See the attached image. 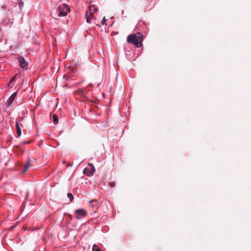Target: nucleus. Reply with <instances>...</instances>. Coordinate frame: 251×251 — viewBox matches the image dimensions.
<instances>
[{"mask_svg":"<svg viewBox=\"0 0 251 251\" xmlns=\"http://www.w3.org/2000/svg\"><path fill=\"white\" fill-rule=\"evenodd\" d=\"M69 216H70V218H71V219H72V216H71V215H69Z\"/></svg>","mask_w":251,"mask_h":251,"instance_id":"23","label":"nucleus"},{"mask_svg":"<svg viewBox=\"0 0 251 251\" xmlns=\"http://www.w3.org/2000/svg\"><path fill=\"white\" fill-rule=\"evenodd\" d=\"M143 41V35L140 32L129 35L127 37V42L131 43L137 47H140Z\"/></svg>","mask_w":251,"mask_h":251,"instance_id":"1","label":"nucleus"},{"mask_svg":"<svg viewBox=\"0 0 251 251\" xmlns=\"http://www.w3.org/2000/svg\"><path fill=\"white\" fill-rule=\"evenodd\" d=\"M87 214V211L83 209H77L75 211V218L78 220L82 219Z\"/></svg>","mask_w":251,"mask_h":251,"instance_id":"3","label":"nucleus"},{"mask_svg":"<svg viewBox=\"0 0 251 251\" xmlns=\"http://www.w3.org/2000/svg\"><path fill=\"white\" fill-rule=\"evenodd\" d=\"M77 92L80 95H84V91L82 89H78L77 90Z\"/></svg>","mask_w":251,"mask_h":251,"instance_id":"15","label":"nucleus"},{"mask_svg":"<svg viewBox=\"0 0 251 251\" xmlns=\"http://www.w3.org/2000/svg\"><path fill=\"white\" fill-rule=\"evenodd\" d=\"M16 132L18 135V137H20L22 134V131L20 127V125L19 124L18 121H16Z\"/></svg>","mask_w":251,"mask_h":251,"instance_id":"6","label":"nucleus"},{"mask_svg":"<svg viewBox=\"0 0 251 251\" xmlns=\"http://www.w3.org/2000/svg\"><path fill=\"white\" fill-rule=\"evenodd\" d=\"M70 11V9L67 4L60 5L56 11L58 17H65L67 15V12Z\"/></svg>","mask_w":251,"mask_h":251,"instance_id":"2","label":"nucleus"},{"mask_svg":"<svg viewBox=\"0 0 251 251\" xmlns=\"http://www.w3.org/2000/svg\"><path fill=\"white\" fill-rule=\"evenodd\" d=\"M106 20L105 19V18H103L101 21V24L103 25H106Z\"/></svg>","mask_w":251,"mask_h":251,"instance_id":"16","label":"nucleus"},{"mask_svg":"<svg viewBox=\"0 0 251 251\" xmlns=\"http://www.w3.org/2000/svg\"><path fill=\"white\" fill-rule=\"evenodd\" d=\"M85 17H86L87 23H90L91 22V18H90V16H88V11H86V12Z\"/></svg>","mask_w":251,"mask_h":251,"instance_id":"12","label":"nucleus"},{"mask_svg":"<svg viewBox=\"0 0 251 251\" xmlns=\"http://www.w3.org/2000/svg\"><path fill=\"white\" fill-rule=\"evenodd\" d=\"M23 5H24V2H23L22 1H21V2H20L19 3V6L20 7H21L23 6Z\"/></svg>","mask_w":251,"mask_h":251,"instance_id":"19","label":"nucleus"},{"mask_svg":"<svg viewBox=\"0 0 251 251\" xmlns=\"http://www.w3.org/2000/svg\"><path fill=\"white\" fill-rule=\"evenodd\" d=\"M30 143H31V141H30V140H28V141H27L26 142H24L25 144H29Z\"/></svg>","mask_w":251,"mask_h":251,"instance_id":"22","label":"nucleus"},{"mask_svg":"<svg viewBox=\"0 0 251 251\" xmlns=\"http://www.w3.org/2000/svg\"><path fill=\"white\" fill-rule=\"evenodd\" d=\"M29 164H30V159H29L27 161V164H25L24 166V170L23 171V173H25L27 169L29 167Z\"/></svg>","mask_w":251,"mask_h":251,"instance_id":"10","label":"nucleus"},{"mask_svg":"<svg viewBox=\"0 0 251 251\" xmlns=\"http://www.w3.org/2000/svg\"><path fill=\"white\" fill-rule=\"evenodd\" d=\"M18 60L21 67L24 70H26L28 66V62L26 61L25 59L22 56L19 57L18 58Z\"/></svg>","mask_w":251,"mask_h":251,"instance_id":"4","label":"nucleus"},{"mask_svg":"<svg viewBox=\"0 0 251 251\" xmlns=\"http://www.w3.org/2000/svg\"><path fill=\"white\" fill-rule=\"evenodd\" d=\"M89 9L91 15H93L97 11V8L94 5H90Z\"/></svg>","mask_w":251,"mask_h":251,"instance_id":"7","label":"nucleus"},{"mask_svg":"<svg viewBox=\"0 0 251 251\" xmlns=\"http://www.w3.org/2000/svg\"><path fill=\"white\" fill-rule=\"evenodd\" d=\"M52 121H53V123L54 125H57L58 124V117L55 114H53L52 116Z\"/></svg>","mask_w":251,"mask_h":251,"instance_id":"8","label":"nucleus"},{"mask_svg":"<svg viewBox=\"0 0 251 251\" xmlns=\"http://www.w3.org/2000/svg\"><path fill=\"white\" fill-rule=\"evenodd\" d=\"M96 169L95 168L94 166H93V167L91 168L90 172H89V175L88 176H91L93 175L94 173L95 172Z\"/></svg>","mask_w":251,"mask_h":251,"instance_id":"9","label":"nucleus"},{"mask_svg":"<svg viewBox=\"0 0 251 251\" xmlns=\"http://www.w3.org/2000/svg\"><path fill=\"white\" fill-rule=\"evenodd\" d=\"M89 172H90V170L89 168H85L84 170H83V174L86 175V176H88V175H89Z\"/></svg>","mask_w":251,"mask_h":251,"instance_id":"13","label":"nucleus"},{"mask_svg":"<svg viewBox=\"0 0 251 251\" xmlns=\"http://www.w3.org/2000/svg\"><path fill=\"white\" fill-rule=\"evenodd\" d=\"M92 250L93 251H101L100 248L96 245H94L93 246Z\"/></svg>","mask_w":251,"mask_h":251,"instance_id":"11","label":"nucleus"},{"mask_svg":"<svg viewBox=\"0 0 251 251\" xmlns=\"http://www.w3.org/2000/svg\"><path fill=\"white\" fill-rule=\"evenodd\" d=\"M29 192L28 190H27L26 191V196H25V199L26 200H27L28 199V196H29Z\"/></svg>","mask_w":251,"mask_h":251,"instance_id":"17","label":"nucleus"},{"mask_svg":"<svg viewBox=\"0 0 251 251\" xmlns=\"http://www.w3.org/2000/svg\"><path fill=\"white\" fill-rule=\"evenodd\" d=\"M68 197L70 201H72L74 199V196L72 193H69L67 194Z\"/></svg>","mask_w":251,"mask_h":251,"instance_id":"14","label":"nucleus"},{"mask_svg":"<svg viewBox=\"0 0 251 251\" xmlns=\"http://www.w3.org/2000/svg\"><path fill=\"white\" fill-rule=\"evenodd\" d=\"M15 78H16V76H14L13 77H12L10 80L9 84H11V83H12V82L15 80Z\"/></svg>","mask_w":251,"mask_h":251,"instance_id":"18","label":"nucleus"},{"mask_svg":"<svg viewBox=\"0 0 251 251\" xmlns=\"http://www.w3.org/2000/svg\"><path fill=\"white\" fill-rule=\"evenodd\" d=\"M88 85H91V86H92V84H91V83L89 84Z\"/></svg>","mask_w":251,"mask_h":251,"instance_id":"24","label":"nucleus"},{"mask_svg":"<svg viewBox=\"0 0 251 251\" xmlns=\"http://www.w3.org/2000/svg\"><path fill=\"white\" fill-rule=\"evenodd\" d=\"M17 96V92L13 93L9 98L7 101V106L10 105L14 100L15 97Z\"/></svg>","mask_w":251,"mask_h":251,"instance_id":"5","label":"nucleus"},{"mask_svg":"<svg viewBox=\"0 0 251 251\" xmlns=\"http://www.w3.org/2000/svg\"><path fill=\"white\" fill-rule=\"evenodd\" d=\"M88 166H90V167H91H91H93V166H94L93 165V164L92 163H89L88 164Z\"/></svg>","mask_w":251,"mask_h":251,"instance_id":"21","label":"nucleus"},{"mask_svg":"<svg viewBox=\"0 0 251 251\" xmlns=\"http://www.w3.org/2000/svg\"><path fill=\"white\" fill-rule=\"evenodd\" d=\"M90 203H92L93 202H95L96 203V205H97L98 204L97 201H89Z\"/></svg>","mask_w":251,"mask_h":251,"instance_id":"20","label":"nucleus"}]
</instances>
